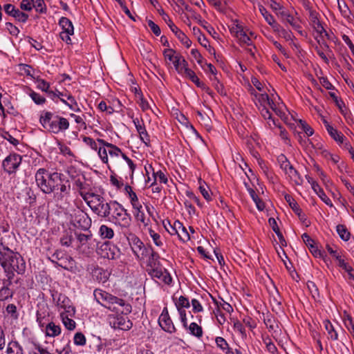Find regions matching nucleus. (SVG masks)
<instances>
[{
	"mask_svg": "<svg viewBox=\"0 0 354 354\" xmlns=\"http://www.w3.org/2000/svg\"><path fill=\"white\" fill-rule=\"evenodd\" d=\"M0 264L6 274V277L11 274L13 279L15 272L19 274L24 273L26 263L19 253H15L8 247L3 246V249L0 248Z\"/></svg>",
	"mask_w": 354,
	"mask_h": 354,
	"instance_id": "1",
	"label": "nucleus"
},
{
	"mask_svg": "<svg viewBox=\"0 0 354 354\" xmlns=\"http://www.w3.org/2000/svg\"><path fill=\"white\" fill-rule=\"evenodd\" d=\"M64 175L58 172H49L44 168L39 169L35 178L37 187L46 194H52L64 181Z\"/></svg>",
	"mask_w": 354,
	"mask_h": 354,
	"instance_id": "2",
	"label": "nucleus"
},
{
	"mask_svg": "<svg viewBox=\"0 0 354 354\" xmlns=\"http://www.w3.org/2000/svg\"><path fill=\"white\" fill-rule=\"evenodd\" d=\"M39 122L48 132L58 134L64 132L69 127L68 120L50 111H45L39 117Z\"/></svg>",
	"mask_w": 354,
	"mask_h": 354,
	"instance_id": "3",
	"label": "nucleus"
},
{
	"mask_svg": "<svg viewBox=\"0 0 354 354\" xmlns=\"http://www.w3.org/2000/svg\"><path fill=\"white\" fill-rule=\"evenodd\" d=\"M113 212L109 220L116 225L120 227L122 230H128L131 225V216L127 210L118 202L114 201Z\"/></svg>",
	"mask_w": 354,
	"mask_h": 354,
	"instance_id": "4",
	"label": "nucleus"
},
{
	"mask_svg": "<svg viewBox=\"0 0 354 354\" xmlns=\"http://www.w3.org/2000/svg\"><path fill=\"white\" fill-rule=\"evenodd\" d=\"M70 223L77 229L88 231L92 222L86 212L80 209H75L70 213Z\"/></svg>",
	"mask_w": 354,
	"mask_h": 354,
	"instance_id": "5",
	"label": "nucleus"
},
{
	"mask_svg": "<svg viewBox=\"0 0 354 354\" xmlns=\"http://www.w3.org/2000/svg\"><path fill=\"white\" fill-rule=\"evenodd\" d=\"M94 297L98 303L111 311L115 312V306H118V304L120 298L106 291L95 290L94 291Z\"/></svg>",
	"mask_w": 354,
	"mask_h": 354,
	"instance_id": "6",
	"label": "nucleus"
},
{
	"mask_svg": "<svg viewBox=\"0 0 354 354\" xmlns=\"http://www.w3.org/2000/svg\"><path fill=\"white\" fill-rule=\"evenodd\" d=\"M48 259L56 266L69 270L73 268L74 260L62 250H56Z\"/></svg>",
	"mask_w": 354,
	"mask_h": 354,
	"instance_id": "7",
	"label": "nucleus"
},
{
	"mask_svg": "<svg viewBox=\"0 0 354 354\" xmlns=\"http://www.w3.org/2000/svg\"><path fill=\"white\" fill-rule=\"evenodd\" d=\"M71 190L69 180L65 179L55 192H53L55 201L60 205L69 204Z\"/></svg>",
	"mask_w": 354,
	"mask_h": 354,
	"instance_id": "8",
	"label": "nucleus"
},
{
	"mask_svg": "<svg viewBox=\"0 0 354 354\" xmlns=\"http://www.w3.org/2000/svg\"><path fill=\"white\" fill-rule=\"evenodd\" d=\"M22 161V156L16 153H10L2 162L3 170L9 174H15Z\"/></svg>",
	"mask_w": 354,
	"mask_h": 354,
	"instance_id": "9",
	"label": "nucleus"
},
{
	"mask_svg": "<svg viewBox=\"0 0 354 354\" xmlns=\"http://www.w3.org/2000/svg\"><path fill=\"white\" fill-rule=\"evenodd\" d=\"M97 252L102 257L109 259H118L121 255L120 248L110 241L102 243L98 248Z\"/></svg>",
	"mask_w": 354,
	"mask_h": 354,
	"instance_id": "10",
	"label": "nucleus"
},
{
	"mask_svg": "<svg viewBox=\"0 0 354 354\" xmlns=\"http://www.w3.org/2000/svg\"><path fill=\"white\" fill-rule=\"evenodd\" d=\"M158 324L160 328L167 333L172 334L176 331L167 307L163 308L158 319Z\"/></svg>",
	"mask_w": 354,
	"mask_h": 354,
	"instance_id": "11",
	"label": "nucleus"
},
{
	"mask_svg": "<svg viewBox=\"0 0 354 354\" xmlns=\"http://www.w3.org/2000/svg\"><path fill=\"white\" fill-rule=\"evenodd\" d=\"M163 225L166 230L171 234H177L180 240L183 242H187L190 239L189 234L188 233L185 227H184L179 221H175L174 223V227H171V230L167 229V225L163 221Z\"/></svg>",
	"mask_w": 354,
	"mask_h": 354,
	"instance_id": "12",
	"label": "nucleus"
},
{
	"mask_svg": "<svg viewBox=\"0 0 354 354\" xmlns=\"http://www.w3.org/2000/svg\"><path fill=\"white\" fill-rule=\"evenodd\" d=\"M113 201H111L109 203H107L106 200H104L103 202L100 204L93 205V206L91 207V210L99 217L104 218H109L111 206H113V208L115 206V204L113 203Z\"/></svg>",
	"mask_w": 354,
	"mask_h": 354,
	"instance_id": "13",
	"label": "nucleus"
},
{
	"mask_svg": "<svg viewBox=\"0 0 354 354\" xmlns=\"http://www.w3.org/2000/svg\"><path fill=\"white\" fill-rule=\"evenodd\" d=\"M147 270L151 278L159 279L165 284L169 285L172 281L170 274L165 268L162 269L158 266L152 269H147Z\"/></svg>",
	"mask_w": 354,
	"mask_h": 354,
	"instance_id": "14",
	"label": "nucleus"
},
{
	"mask_svg": "<svg viewBox=\"0 0 354 354\" xmlns=\"http://www.w3.org/2000/svg\"><path fill=\"white\" fill-rule=\"evenodd\" d=\"M12 274H9L8 277L2 280V287L0 288V301H8L13 297L15 291L10 287L12 284Z\"/></svg>",
	"mask_w": 354,
	"mask_h": 354,
	"instance_id": "15",
	"label": "nucleus"
},
{
	"mask_svg": "<svg viewBox=\"0 0 354 354\" xmlns=\"http://www.w3.org/2000/svg\"><path fill=\"white\" fill-rule=\"evenodd\" d=\"M277 15L281 19L283 23L289 24L293 29L297 30L301 35L302 34L301 26L297 21V20L294 18V17L290 15L288 11L283 9L281 11L276 12Z\"/></svg>",
	"mask_w": 354,
	"mask_h": 354,
	"instance_id": "16",
	"label": "nucleus"
},
{
	"mask_svg": "<svg viewBox=\"0 0 354 354\" xmlns=\"http://www.w3.org/2000/svg\"><path fill=\"white\" fill-rule=\"evenodd\" d=\"M166 23L180 41L185 46L186 48H189L192 45V41L187 36L174 24L171 19H169Z\"/></svg>",
	"mask_w": 354,
	"mask_h": 354,
	"instance_id": "17",
	"label": "nucleus"
},
{
	"mask_svg": "<svg viewBox=\"0 0 354 354\" xmlns=\"http://www.w3.org/2000/svg\"><path fill=\"white\" fill-rule=\"evenodd\" d=\"M4 10L6 14L13 17L16 20L25 23L28 19V15L21 12L15 6L8 3L4 6Z\"/></svg>",
	"mask_w": 354,
	"mask_h": 354,
	"instance_id": "18",
	"label": "nucleus"
},
{
	"mask_svg": "<svg viewBox=\"0 0 354 354\" xmlns=\"http://www.w3.org/2000/svg\"><path fill=\"white\" fill-rule=\"evenodd\" d=\"M111 324L114 328H118L123 330H128L133 326L131 321L127 317L124 316H117L116 317H114L113 321L111 322Z\"/></svg>",
	"mask_w": 354,
	"mask_h": 354,
	"instance_id": "19",
	"label": "nucleus"
},
{
	"mask_svg": "<svg viewBox=\"0 0 354 354\" xmlns=\"http://www.w3.org/2000/svg\"><path fill=\"white\" fill-rule=\"evenodd\" d=\"M301 238L315 257H322L323 256L322 252L318 249L317 246L315 245V241L311 239L307 233L303 234Z\"/></svg>",
	"mask_w": 354,
	"mask_h": 354,
	"instance_id": "20",
	"label": "nucleus"
},
{
	"mask_svg": "<svg viewBox=\"0 0 354 354\" xmlns=\"http://www.w3.org/2000/svg\"><path fill=\"white\" fill-rule=\"evenodd\" d=\"M284 198L292 211L299 216V219L302 221H306V216L295 200L289 194H286Z\"/></svg>",
	"mask_w": 354,
	"mask_h": 354,
	"instance_id": "21",
	"label": "nucleus"
},
{
	"mask_svg": "<svg viewBox=\"0 0 354 354\" xmlns=\"http://www.w3.org/2000/svg\"><path fill=\"white\" fill-rule=\"evenodd\" d=\"M57 306L64 308L70 315L74 314L75 308L71 305V300L64 294H59L57 299Z\"/></svg>",
	"mask_w": 354,
	"mask_h": 354,
	"instance_id": "22",
	"label": "nucleus"
},
{
	"mask_svg": "<svg viewBox=\"0 0 354 354\" xmlns=\"http://www.w3.org/2000/svg\"><path fill=\"white\" fill-rule=\"evenodd\" d=\"M86 233H82L77 231H75L74 234L78 243V248H81L89 243L93 239L92 232L88 230L86 231Z\"/></svg>",
	"mask_w": 354,
	"mask_h": 354,
	"instance_id": "23",
	"label": "nucleus"
},
{
	"mask_svg": "<svg viewBox=\"0 0 354 354\" xmlns=\"http://www.w3.org/2000/svg\"><path fill=\"white\" fill-rule=\"evenodd\" d=\"M127 239L133 254H138V252H140L139 250L144 243L138 237L131 233L129 234V236Z\"/></svg>",
	"mask_w": 354,
	"mask_h": 354,
	"instance_id": "24",
	"label": "nucleus"
},
{
	"mask_svg": "<svg viewBox=\"0 0 354 354\" xmlns=\"http://www.w3.org/2000/svg\"><path fill=\"white\" fill-rule=\"evenodd\" d=\"M97 142L103 147H106L109 149V153L111 156H118L121 153V149L117 146L105 141L103 139H97Z\"/></svg>",
	"mask_w": 354,
	"mask_h": 354,
	"instance_id": "25",
	"label": "nucleus"
},
{
	"mask_svg": "<svg viewBox=\"0 0 354 354\" xmlns=\"http://www.w3.org/2000/svg\"><path fill=\"white\" fill-rule=\"evenodd\" d=\"M37 88L42 91H44L47 93H48L50 95L52 96H59L63 95V93L56 91V92H53V91H50V84L45 81L44 80L39 79L37 80Z\"/></svg>",
	"mask_w": 354,
	"mask_h": 354,
	"instance_id": "26",
	"label": "nucleus"
},
{
	"mask_svg": "<svg viewBox=\"0 0 354 354\" xmlns=\"http://www.w3.org/2000/svg\"><path fill=\"white\" fill-rule=\"evenodd\" d=\"M45 333L47 337H55L61 333V328L54 322H50L45 327Z\"/></svg>",
	"mask_w": 354,
	"mask_h": 354,
	"instance_id": "27",
	"label": "nucleus"
},
{
	"mask_svg": "<svg viewBox=\"0 0 354 354\" xmlns=\"http://www.w3.org/2000/svg\"><path fill=\"white\" fill-rule=\"evenodd\" d=\"M317 12L314 10H310L309 18L315 30L318 32L324 31V28L322 26L320 21L317 17Z\"/></svg>",
	"mask_w": 354,
	"mask_h": 354,
	"instance_id": "28",
	"label": "nucleus"
},
{
	"mask_svg": "<svg viewBox=\"0 0 354 354\" xmlns=\"http://www.w3.org/2000/svg\"><path fill=\"white\" fill-rule=\"evenodd\" d=\"M148 261H147V269H152L154 268H156L159 266L160 262H159V254L152 249L151 252H149V255Z\"/></svg>",
	"mask_w": 354,
	"mask_h": 354,
	"instance_id": "29",
	"label": "nucleus"
},
{
	"mask_svg": "<svg viewBox=\"0 0 354 354\" xmlns=\"http://www.w3.org/2000/svg\"><path fill=\"white\" fill-rule=\"evenodd\" d=\"M118 305V306H115V313L128 315L131 312V306L129 304L127 303L124 299L120 298Z\"/></svg>",
	"mask_w": 354,
	"mask_h": 354,
	"instance_id": "30",
	"label": "nucleus"
},
{
	"mask_svg": "<svg viewBox=\"0 0 354 354\" xmlns=\"http://www.w3.org/2000/svg\"><path fill=\"white\" fill-rule=\"evenodd\" d=\"M7 354H24L22 346L17 341L9 342L6 351Z\"/></svg>",
	"mask_w": 354,
	"mask_h": 354,
	"instance_id": "31",
	"label": "nucleus"
},
{
	"mask_svg": "<svg viewBox=\"0 0 354 354\" xmlns=\"http://www.w3.org/2000/svg\"><path fill=\"white\" fill-rule=\"evenodd\" d=\"M248 192L250 194V196L252 198L253 201L255 203L257 209L260 211H262L265 208V203L258 196V195L256 194L255 191L251 188H248Z\"/></svg>",
	"mask_w": 354,
	"mask_h": 354,
	"instance_id": "32",
	"label": "nucleus"
},
{
	"mask_svg": "<svg viewBox=\"0 0 354 354\" xmlns=\"http://www.w3.org/2000/svg\"><path fill=\"white\" fill-rule=\"evenodd\" d=\"M286 174L288 175V176L293 180L297 185H301L303 180L300 176V174L296 170L293 166H291L288 168L286 171H284Z\"/></svg>",
	"mask_w": 354,
	"mask_h": 354,
	"instance_id": "33",
	"label": "nucleus"
},
{
	"mask_svg": "<svg viewBox=\"0 0 354 354\" xmlns=\"http://www.w3.org/2000/svg\"><path fill=\"white\" fill-rule=\"evenodd\" d=\"M24 192L25 194V195H24L25 202L30 205H33L36 202V198H37V196L35 194L34 191L30 187H26L24 189Z\"/></svg>",
	"mask_w": 354,
	"mask_h": 354,
	"instance_id": "34",
	"label": "nucleus"
},
{
	"mask_svg": "<svg viewBox=\"0 0 354 354\" xmlns=\"http://www.w3.org/2000/svg\"><path fill=\"white\" fill-rule=\"evenodd\" d=\"M99 234L102 239H111L114 236L113 230L106 225H102L99 230Z\"/></svg>",
	"mask_w": 354,
	"mask_h": 354,
	"instance_id": "35",
	"label": "nucleus"
},
{
	"mask_svg": "<svg viewBox=\"0 0 354 354\" xmlns=\"http://www.w3.org/2000/svg\"><path fill=\"white\" fill-rule=\"evenodd\" d=\"M136 212L134 213L135 218L138 221L141 222L145 226L148 225L149 219L145 218V214L142 209V205L140 204V207L133 208Z\"/></svg>",
	"mask_w": 354,
	"mask_h": 354,
	"instance_id": "36",
	"label": "nucleus"
},
{
	"mask_svg": "<svg viewBox=\"0 0 354 354\" xmlns=\"http://www.w3.org/2000/svg\"><path fill=\"white\" fill-rule=\"evenodd\" d=\"M59 26L62 27L63 31H67V32H74V28L72 22L66 17H62L59 21Z\"/></svg>",
	"mask_w": 354,
	"mask_h": 354,
	"instance_id": "37",
	"label": "nucleus"
},
{
	"mask_svg": "<svg viewBox=\"0 0 354 354\" xmlns=\"http://www.w3.org/2000/svg\"><path fill=\"white\" fill-rule=\"evenodd\" d=\"M82 178L84 180L81 179V178H77L74 181V185L77 187L78 193L80 192H84L85 190H89V185L85 183V177L84 175L82 176Z\"/></svg>",
	"mask_w": 354,
	"mask_h": 354,
	"instance_id": "38",
	"label": "nucleus"
},
{
	"mask_svg": "<svg viewBox=\"0 0 354 354\" xmlns=\"http://www.w3.org/2000/svg\"><path fill=\"white\" fill-rule=\"evenodd\" d=\"M189 333L196 337H201L203 335V329L201 326H198L196 323L192 322L188 327Z\"/></svg>",
	"mask_w": 354,
	"mask_h": 354,
	"instance_id": "39",
	"label": "nucleus"
},
{
	"mask_svg": "<svg viewBox=\"0 0 354 354\" xmlns=\"http://www.w3.org/2000/svg\"><path fill=\"white\" fill-rule=\"evenodd\" d=\"M337 232L342 240L347 241L350 239L351 234L345 225L341 224L337 225Z\"/></svg>",
	"mask_w": 354,
	"mask_h": 354,
	"instance_id": "40",
	"label": "nucleus"
},
{
	"mask_svg": "<svg viewBox=\"0 0 354 354\" xmlns=\"http://www.w3.org/2000/svg\"><path fill=\"white\" fill-rule=\"evenodd\" d=\"M173 300L174 301L175 306L177 309H184L185 308H188L190 306L189 299L185 296H180L176 301L173 298Z\"/></svg>",
	"mask_w": 354,
	"mask_h": 354,
	"instance_id": "41",
	"label": "nucleus"
},
{
	"mask_svg": "<svg viewBox=\"0 0 354 354\" xmlns=\"http://www.w3.org/2000/svg\"><path fill=\"white\" fill-rule=\"evenodd\" d=\"M277 162L279 164L280 168L283 171H286L288 168H290L291 166H292L286 156L281 153L277 157Z\"/></svg>",
	"mask_w": 354,
	"mask_h": 354,
	"instance_id": "42",
	"label": "nucleus"
},
{
	"mask_svg": "<svg viewBox=\"0 0 354 354\" xmlns=\"http://www.w3.org/2000/svg\"><path fill=\"white\" fill-rule=\"evenodd\" d=\"M236 37L239 39L241 43L247 44L248 46L252 45L251 39L243 30H241V31H236Z\"/></svg>",
	"mask_w": 354,
	"mask_h": 354,
	"instance_id": "43",
	"label": "nucleus"
},
{
	"mask_svg": "<svg viewBox=\"0 0 354 354\" xmlns=\"http://www.w3.org/2000/svg\"><path fill=\"white\" fill-rule=\"evenodd\" d=\"M67 99L69 100V102H66L64 98H61L60 101L68 106L71 110L75 111H80V109L77 107V103L74 97H73L71 95H68Z\"/></svg>",
	"mask_w": 354,
	"mask_h": 354,
	"instance_id": "44",
	"label": "nucleus"
},
{
	"mask_svg": "<svg viewBox=\"0 0 354 354\" xmlns=\"http://www.w3.org/2000/svg\"><path fill=\"white\" fill-rule=\"evenodd\" d=\"M149 169H151L153 171V176L154 177V180L156 181V178H158L160 183L167 184L168 182L167 177L165 174V173L162 170H159L156 172L154 171L153 168L151 165L149 166Z\"/></svg>",
	"mask_w": 354,
	"mask_h": 354,
	"instance_id": "45",
	"label": "nucleus"
},
{
	"mask_svg": "<svg viewBox=\"0 0 354 354\" xmlns=\"http://www.w3.org/2000/svg\"><path fill=\"white\" fill-rule=\"evenodd\" d=\"M29 95L33 102L37 105H42L46 102V98L35 91L30 90Z\"/></svg>",
	"mask_w": 354,
	"mask_h": 354,
	"instance_id": "46",
	"label": "nucleus"
},
{
	"mask_svg": "<svg viewBox=\"0 0 354 354\" xmlns=\"http://www.w3.org/2000/svg\"><path fill=\"white\" fill-rule=\"evenodd\" d=\"M322 199L323 202H324L327 205L332 207L333 203L330 201V199L326 196L324 190L320 187V186L318 185V187L316 189V190H313Z\"/></svg>",
	"mask_w": 354,
	"mask_h": 354,
	"instance_id": "47",
	"label": "nucleus"
},
{
	"mask_svg": "<svg viewBox=\"0 0 354 354\" xmlns=\"http://www.w3.org/2000/svg\"><path fill=\"white\" fill-rule=\"evenodd\" d=\"M216 344L224 353L230 348L229 344L222 337H217L215 339Z\"/></svg>",
	"mask_w": 354,
	"mask_h": 354,
	"instance_id": "48",
	"label": "nucleus"
},
{
	"mask_svg": "<svg viewBox=\"0 0 354 354\" xmlns=\"http://www.w3.org/2000/svg\"><path fill=\"white\" fill-rule=\"evenodd\" d=\"M152 248L151 246L147 247L145 244L142 247L140 248V252H138V254H135L137 259L142 260L149 255V252H151Z\"/></svg>",
	"mask_w": 354,
	"mask_h": 354,
	"instance_id": "49",
	"label": "nucleus"
},
{
	"mask_svg": "<svg viewBox=\"0 0 354 354\" xmlns=\"http://www.w3.org/2000/svg\"><path fill=\"white\" fill-rule=\"evenodd\" d=\"M324 326H325V328L328 331V333L330 337L331 338V339H333V340L337 339V333L335 330L334 327H333V324L330 322V321L326 320L324 322Z\"/></svg>",
	"mask_w": 354,
	"mask_h": 354,
	"instance_id": "50",
	"label": "nucleus"
},
{
	"mask_svg": "<svg viewBox=\"0 0 354 354\" xmlns=\"http://www.w3.org/2000/svg\"><path fill=\"white\" fill-rule=\"evenodd\" d=\"M298 126L301 130H303L305 132L307 136H311L312 135H313V129L308 124H307L306 121L299 120Z\"/></svg>",
	"mask_w": 354,
	"mask_h": 354,
	"instance_id": "51",
	"label": "nucleus"
},
{
	"mask_svg": "<svg viewBox=\"0 0 354 354\" xmlns=\"http://www.w3.org/2000/svg\"><path fill=\"white\" fill-rule=\"evenodd\" d=\"M183 75H184L186 77H187L192 82H194L196 86H198L201 82V81L197 77L194 71H193L192 69H186V72Z\"/></svg>",
	"mask_w": 354,
	"mask_h": 354,
	"instance_id": "52",
	"label": "nucleus"
},
{
	"mask_svg": "<svg viewBox=\"0 0 354 354\" xmlns=\"http://www.w3.org/2000/svg\"><path fill=\"white\" fill-rule=\"evenodd\" d=\"M31 1L37 12L40 13H45L46 12V7L44 0H31Z\"/></svg>",
	"mask_w": 354,
	"mask_h": 354,
	"instance_id": "53",
	"label": "nucleus"
},
{
	"mask_svg": "<svg viewBox=\"0 0 354 354\" xmlns=\"http://www.w3.org/2000/svg\"><path fill=\"white\" fill-rule=\"evenodd\" d=\"M328 134L338 143H344V136L337 129L333 128L331 131L328 132Z\"/></svg>",
	"mask_w": 354,
	"mask_h": 354,
	"instance_id": "54",
	"label": "nucleus"
},
{
	"mask_svg": "<svg viewBox=\"0 0 354 354\" xmlns=\"http://www.w3.org/2000/svg\"><path fill=\"white\" fill-rule=\"evenodd\" d=\"M91 197L92 199L90 200L89 203H88V205L91 209V207L93 206V205L100 204V203L103 202L105 198L102 196L100 194H95V193H91Z\"/></svg>",
	"mask_w": 354,
	"mask_h": 354,
	"instance_id": "55",
	"label": "nucleus"
},
{
	"mask_svg": "<svg viewBox=\"0 0 354 354\" xmlns=\"http://www.w3.org/2000/svg\"><path fill=\"white\" fill-rule=\"evenodd\" d=\"M6 313L10 315L13 319H17L19 317V313L17 310V306L13 304H10L6 308Z\"/></svg>",
	"mask_w": 354,
	"mask_h": 354,
	"instance_id": "56",
	"label": "nucleus"
},
{
	"mask_svg": "<svg viewBox=\"0 0 354 354\" xmlns=\"http://www.w3.org/2000/svg\"><path fill=\"white\" fill-rule=\"evenodd\" d=\"M213 300H214V304L218 307L216 308V310L215 311H214V313L215 316L217 318L218 322L220 324H223L225 322V315H224L223 313H221V310L219 308L218 301H217L215 299H213Z\"/></svg>",
	"mask_w": 354,
	"mask_h": 354,
	"instance_id": "57",
	"label": "nucleus"
},
{
	"mask_svg": "<svg viewBox=\"0 0 354 354\" xmlns=\"http://www.w3.org/2000/svg\"><path fill=\"white\" fill-rule=\"evenodd\" d=\"M259 9L261 14L263 16L265 20L266 21V22L268 24H270L271 22H272L274 20V17L271 14H270L267 11L266 8L263 7L262 5H260L259 6Z\"/></svg>",
	"mask_w": 354,
	"mask_h": 354,
	"instance_id": "58",
	"label": "nucleus"
},
{
	"mask_svg": "<svg viewBox=\"0 0 354 354\" xmlns=\"http://www.w3.org/2000/svg\"><path fill=\"white\" fill-rule=\"evenodd\" d=\"M62 317L63 324L68 330H73L75 328L76 324L73 319L68 318L67 316L64 317L62 315Z\"/></svg>",
	"mask_w": 354,
	"mask_h": 354,
	"instance_id": "59",
	"label": "nucleus"
},
{
	"mask_svg": "<svg viewBox=\"0 0 354 354\" xmlns=\"http://www.w3.org/2000/svg\"><path fill=\"white\" fill-rule=\"evenodd\" d=\"M74 344L78 346H84L86 344V337L84 335L81 333L78 332L76 333L74 335Z\"/></svg>",
	"mask_w": 354,
	"mask_h": 354,
	"instance_id": "60",
	"label": "nucleus"
},
{
	"mask_svg": "<svg viewBox=\"0 0 354 354\" xmlns=\"http://www.w3.org/2000/svg\"><path fill=\"white\" fill-rule=\"evenodd\" d=\"M263 342L266 346L268 351L272 354H275L277 352V348L275 346L274 344L272 342L270 337H266L263 339Z\"/></svg>",
	"mask_w": 354,
	"mask_h": 354,
	"instance_id": "61",
	"label": "nucleus"
},
{
	"mask_svg": "<svg viewBox=\"0 0 354 354\" xmlns=\"http://www.w3.org/2000/svg\"><path fill=\"white\" fill-rule=\"evenodd\" d=\"M264 323L269 330H274L275 326H277L275 319L271 315H267L266 318L264 319Z\"/></svg>",
	"mask_w": 354,
	"mask_h": 354,
	"instance_id": "62",
	"label": "nucleus"
},
{
	"mask_svg": "<svg viewBox=\"0 0 354 354\" xmlns=\"http://www.w3.org/2000/svg\"><path fill=\"white\" fill-rule=\"evenodd\" d=\"M105 147L102 146L97 148V153L102 161L105 164H108V152Z\"/></svg>",
	"mask_w": 354,
	"mask_h": 354,
	"instance_id": "63",
	"label": "nucleus"
},
{
	"mask_svg": "<svg viewBox=\"0 0 354 354\" xmlns=\"http://www.w3.org/2000/svg\"><path fill=\"white\" fill-rule=\"evenodd\" d=\"M340 268L344 270L348 274L349 279L354 280V270L345 261H340Z\"/></svg>",
	"mask_w": 354,
	"mask_h": 354,
	"instance_id": "64",
	"label": "nucleus"
}]
</instances>
